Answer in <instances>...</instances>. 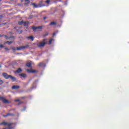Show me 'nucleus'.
I'll return each mask as SVG.
<instances>
[{
    "label": "nucleus",
    "mask_w": 129,
    "mask_h": 129,
    "mask_svg": "<svg viewBox=\"0 0 129 129\" xmlns=\"http://www.w3.org/2000/svg\"><path fill=\"white\" fill-rule=\"evenodd\" d=\"M20 104L22 103V102H20Z\"/></svg>",
    "instance_id": "41"
},
{
    "label": "nucleus",
    "mask_w": 129,
    "mask_h": 129,
    "mask_svg": "<svg viewBox=\"0 0 129 129\" xmlns=\"http://www.w3.org/2000/svg\"><path fill=\"white\" fill-rule=\"evenodd\" d=\"M55 35H56V33H53V37H55Z\"/></svg>",
    "instance_id": "32"
},
{
    "label": "nucleus",
    "mask_w": 129,
    "mask_h": 129,
    "mask_svg": "<svg viewBox=\"0 0 129 129\" xmlns=\"http://www.w3.org/2000/svg\"><path fill=\"white\" fill-rule=\"evenodd\" d=\"M19 76H20V77H22L23 78H26V77H27V75H26V74H19Z\"/></svg>",
    "instance_id": "12"
},
{
    "label": "nucleus",
    "mask_w": 129,
    "mask_h": 129,
    "mask_svg": "<svg viewBox=\"0 0 129 129\" xmlns=\"http://www.w3.org/2000/svg\"><path fill=\"white\" fill-rule=\"evenodd\" d=\"M5 38L6 39H7V40H8V39H12V41H7L6 42H5L4 44H8V45H11V44H13V42H14V40H15V36H12L10 37H8L7 35H5Z\"/></svg>",
    "instance_id": "1"
},
{
    "label": "nucleus",
    "mask_w": 129,
    "mask_h": 129,
    "mask_svg": "<svg viewBox=\"0 0 129 129\" xmlns=\"http://www.w3.org/2000/svg\"><path fill=\"white\" fill-rule=\"evenodd\" d=\"M31 18H33L32 15H31V16H30V19H31Z\"/></svg>",
    "instance_id": "35"
},
{
    "label": "nucleus",
    "mask_w": 129,
    "mask_h": 129,
    "mask_svg": "<svg viewBox=\"0 0 129 129\" xmlns=\"http://www.w3.org/2000/svg\"><path fill=\"white\" fill-rule=\"evenodd\" d=\"M12 110H15V109L10 110V111H11Z\"/></svg>",
    "instance_id": "38"
},
{
    "label": "nucleus",
    "mask_w": 129,
    "mask_h": 129,
    "mask_svg": "<svg viewBox=\"0 0 129 129\" xmlns=\"http://www.w3.org/2000/svg\"><path fill=\"white\" fill-rule=\"evenodd\" d=\"M7 129H12L13 128V127H6Z\"/></svg>",
    "instance_id": "31"
},
{
    "label": "nucleus",
    "mask_w": 129,
    "mask_h": 129,
    "mask_svg": "<svg viewBox=\"0 0 129 129\" xmlns=\"http://www.w3.org/2000/svg\"><path fill=\"white\" fill-rule=\"evenodd\" d=\"M16 31H17V33H18V34H22V33H23L22 30H19L17 29Z\"/></svg>",
    "instance_id": "20"
},
{
    "label": "nucleus",
    "mask_w": 129,
    "mask_h": 129,
    "mask_svg": "<svg viewBox=\"0 0 129 129\" xmlns=\"http://www.w3.org/2000/svg\"><path fill=\"white\" fill-rule=\"evenodd\" d=\"M19 88H20V86L18 85H14L12 87V89H19Z\"/></svg>",
    "instance_id": "10"
},
{
    "label": "nucleus",
    "mask_w": 129,
    "mask_h": 129,
    "mask_svg": "<svg viewBox=\"0 0 129 129\" xmlns=\"http://www.w3.org/2000/svg\"><path fill=\"white\" fill-rule=\"evenodd\" d=\"M23 24H24V21L23 20H22V21H19L18 22V25H23Z\"/></svg>",
    "instance_id": "21"
},
{
    "label": "nucleus",
    "mask_w": 129,
    "mask_h": 129,
    "mask_svg": "<svg viewBox=\"0 0 129 129\" xmlns=\"http://www.w3.org/2000/svg\"><path fill=\"white\" fill-rule=\"evenodd\" d=\"M22 69L21 68H18V70L17 71H16V73H20V72H22Z\"/></svg>",
    "instance_id": "19"
},
{
    "label": "nucleus",
    "mask_w": 129,
    "mask_h": 129,
    "mask_svg": "<svg viewBox=\"0 0 129 129\" xmlns=\"http://www.w3.org/2000/svg\"><path fill=\"white\" fill-rule=\"evenodd\" d=\"M0 99L3 101V103H10L9 100L6 99L5 98L0 96Z\"/></svg>",
    "instance_id": "6"
},
{
    "label": "nucleus",
    "mask_w": 129,
    "mask_h": 129,
    "mask_svg": "<svg viewBox=\"0 0 129 129\" xmlns=\"http://www.w3.org/2000/svg\"><path fill=\"white\" fill-rule=\"evenodd\" d=\"M4 47L5 46L3 44H0V48H4Z\"/></svg>",
    "instance_id": "27"
},
{
    "label": "nucleus",
    "mask_w": 129,
    "mask_h": 129,
    "mask_svg": "<svg viewBox=\"0 0 129 129\" xmlns=\"http://www.w3.org/2000/svg\"><path fill=\"white\" fill-rule=\"evenodd\" d=\"M39 67H45L46 66V64L44 63V62H40L38 64Z\"/></svg>",
    "instance_id": "8"
},
{
    "label": "nucleus",
    "mask_w": 129,
    "mask_h": 129,
    "mask_svg": "<svg viewBox=\"0 0 129 129\" xmlns=\"http://www.w3.org/2000/svg\"><path fill=\"white\" fill-rule=\"evenodd\" d=\"M9 115H11V116H15V114L11 113H8L6 115H4V117H7V116H9Z\"/></svg>",
    "instance_id": "9"
},
{
    "label": "nucleus",
    "mask_w": 129,
    "mask_h": 129,
    "mask_svg": "<svg viewBox=\"0 0 129 129\" xmlns=\"http://www.w3.org/2000/svg\"><path fill=\"white\" fill-rule=\"evenodd\" d=\"M30 47V45H26L25 46H21L18 47H17L16 49L18 51H21V50H25V49H28Z\"/></svg>",
    "instance_id": "3"
},
{
    "label": "nucleus",
    "mask_w": 129,
    "mask_h": 129,
    "mask_svg": "<svg viewBox=\"0 0 129 129\" xmlns=\"http://www.w3.org/2000/svg\"><path fill=\"white\" fill-rule=\"evenodd\" d=\"M28 25H30V22H24L23 21V26L26 27V26H28Z\"/></svg>",
    "instance_id": "15"
},
{
    "label": "nucleus",
    "mask_w": 129,
    "mask_h": 129,
    "mask_svg": "<svg viewBox=\"0 0 129 129\" xmlns=\"http://www.w3.org/2000/svg\"><path fill=\"white\" fill-rule=\"evenodd\" d=\"M14 29H17V27H14Z\"/></svg>",
    "instance_id": "40"
},
{
    "label": "nucleus",
    "mask_w": 129,
    "mask_h": 129,
    "mask_svg": "<svg viewBox=\"0 0 129 129\" xmlns=\"http://www.w3.org/2000/svg\"><path fill=\"white\" fill-rule=\"evenodd\" d=\"M25 2H27V3H25L24 5H28L29 4H30V0H25Z\"/></svg>",
    "instance_id": "23"
},
{
    "label": "nucleus",
    "mask_w": 129,
    "mask_h": 129,
    "mask_svg": "<svg viewBox=\"0 0 129 129\" xmlns=\"http://www.w3.org/2000/svg\"><path fill=\"white\" fill-rule=\"evenodd\" d=\"M52 42H53V38H51L49 41V44L51 45L52 44Z\"/></svg>",
    "instance_id": "22"
},
{
    "label": "nucleus",
    "mask_w": 129,
    "mask_h": 129,
    "mask_svg": "<svg viewBox=\"0 0 129 129\" xmlns=\"http://www.w3.org/2000/svg\"><path fill=\"white\" fill-rule=\"evenodd\" d=\"M45 3H46L48 5H49V4H50V0H46V1H45Z\"/></svg>",
    "instance_id": "24"
},
{
    "label": "nucleus",
    "mask_w": 129,
    "mask_h": 129,
    "mask_svg": "<svg viewBox=\"0 0 129 129\" xmlns=\"http://www.w3.org/2000/svg\"><path fill=\"white\" fill-rule=\"evenodd\" d=\"M32 29L34 32H38L39 30H42V26L35 27L32 26Z\"/></svg>",
    "instance_id": "4"
},
{
    "label": "nucleus",
    "mask_w": 129,
    "mask_h": 129,
    "mask_svg": "<svg viewBox=\"0 0 129 129\" xmlns=\"http://www.w3.org/2000/svg\"><path fill=\"white\" fill-rule=\"evenodd\" d=\"M27 67L31 68L32 67V63L31 62H27L26 63Z\"/></svg>",
    "instance_id": "18"
},
{
    "label": "nucleus",
    "mask_w": 129,
    "mask_h": 129,
    "mask_svg": "<svg viewBox=\"0 0 129 129\" xmlns=\"http://www.w3.org/2000/svg\"><path fill=\"white\" fill-rule=\"evenodd\" d=\"M9 78H11V79L12 80L13 82L16 81V80H17V79L15 77L12 76V75H10V77H9Z\"/></svg>",
    "instance_id": "13"
},
{
    "label": "nucleus",
    "mask_w": 129,
    "mask_h": 129,
    "mask_svg": "<svg viewBox=\"0 0 129 129\" xmlns=\"http://www.w3.org/2000/svg\"><path fill=\"white\" fill-rule=\"evenodd\" d=\"M2 75L5 79H9V78H10V77L11 76V75H8V74L6 73H3L2 74Z\"/></svg>",
    "instance_id": "7"
},
{
    "label": "nucleus",
    "mask_w": 129,
    "mask_h": 129,
    "mask_svg": "<svg viewBox=\"0 0 129 129\" xmlns=\"http://www.w3.org/2000/svg\"><path fill=\"white\" fill-rule=\"evenodd\" d=\"M32 5V6H34V8H41V7H42V6H40V5H36V4H35V3H33Z\"/></svg>",
    "instance_id": "16"
},
{
    "label": "nucleus",
    "mask_w": 129,
    "mask_h": 129,
    "mask_svg": "<svg viewBox=\"0 0 129 129\" xmlns=\"http://www.w3.org/2000/svg\"><path fill=\"white\" fill-rule=\"evenodd\" d=\"M9 34H11V35H13L11 32H9Z\"/></svg>",
    "instance_id": "37"
},
{
    "label": "nucleus",
    "mask_w": 129,
    "mask_h": 129,
    "mask_svg": "<svg viewBox=\"0 0 129 129\" xmlns=\"http://www.w3.org/2000/svg\"><path fill=\"white\" fill-rule=\"evenodd\" d=\"M27 71L28 73H35L36 72V70H31L29 69H27Z\"/></svg>",
    "instance_id": "11"
},
{
    "label": "nucleus",
    "mask_w": 129,
    "mask_h": 129,
    "mask_svg": "<svg viewBox=\"0 0 129 129\" xmlns=\"http://www.w3.org/2000/svg\"><path fill=\"white\" fill-rule=\"evenodd\" d=\"M0 68H2V65L0 64Z\"/></svg>",
    "instance_id": "39"
},
{
    "label": "nucleus",
    "mask_w": 129,
    "mask_h": 129,
    "mask_svg": "<svg viewBox=\"0 0 129 129\" xmlns=\"http://www.w3.org/2000/svg\"><path fill=\"white\" fill-rule=\"evenodd\" d=\"M1 37H4V35H0V38H1Z\"/></svg>",
    "instance_id": "36"
},
{
    "label": "nucleus",
    "mask_w": 129,
    "mask_h": 129,
    "mask_svg": "<svg viewBox=\"0 0 129 129\" xmlns=\"http://www.w3.org/2000/svg\"><path fill=\"white\" fill-rule=\"evenodd\" d=\"M12 50H13V51H16V48H15V47H12Z\"/></svg>",
    "instance_id": "30"
},
{
    "label": "nucleus",
    "mask_w": 129,
    "mask_h": 129,
    "mask_svg": "<svg viewBox=\"0 0 129 129\" xmlns=\"http://www.w3.org/2000/svg\"><path fill=\"white\" fill-rule=\"evenodd\" d=\"M47 19V17H44V18H43V20H46Z\"/></svg>",
    "instance_id": "33"
},
{
    "label": "nucleus",
    "mask_w": 129,
    "mask_h": 129,
    "mask_svg": "<svg viewBox=\"0 0 129 129\" xmlns=\"http://www.w3.org/2000/svg\"><path fill=\"white\" fill-rule=\"evenodd\" d=\"M49 34L48 32H47L45 34L43 35V37H46Z\"/></svg>",
    "instance_id": "25"
},
{
    "label": "nucleus",
    "mask_w": 129,
    "mask_h": 129,
    "mask_svg": "<svg viewBox=\"0 0 129 129\" xmlns=\"http://www.w3.org/2000/svg\"><path fill=\"white\" fill-rule=\"evenodd\" d=\"M2 19H3V15H1L0 16V22H1V20H2Z\"/></svg>",
    "instance_id": "29"
},
{
    "label": "nucleus",
    "mask_w": 129,
    "mask_h": 129,
    "mask_svg": "<svg viewBox=\"0 0 129 129\" xmlns=\"http://www.w3.org/2000/svg\"><path fill=\"white\" fill-rule=\"evenodd\" d=\"M5 50H7V51H9V50H10V49L8 48H5Z\"/></svg>",
    "instance_id": "34"
},
{
    "label": "nucleus",
    "mask_w": 129,
    "mask_h": 129,
    "mask_svg": "<svg viewBox=\"0 0 129 129\" xmlns=\"http://www.w3.org/2000/svg\"><path fill=\"white\" fill-rule=\"evenodd\" d=\"M26 38L28 40H31V41H34V37H33L32 36H28L26 37Z\"/></svg>",
    "instance_id": "14"
},
{
    "label": "nucleus",
    "mask_w": 129,
    "mask_h": 129,
    "mask_svg": "<svg viewBox=\"0 0 129 129\" xmlns=\"http://www.w3.org/2000/svg\"><path fill=\"white\" fill-rule=\"evenodd\" d=\"M3 83H4V82L3 81V80H0V85H3Z\"/></svg>",
    "instance_id": "26"
},
{
    "label": "nucleus",
    "mask_w": 129,
    "mask_h": 129,
    "mask_svg": "<svg viewBox=\"0 0 129 129\" xmlns=\"http://www.w3.org/2000/svg\"><path fill=\"white\" fill-rule=\"evenodd\" d=\"M46 39H43V42H40L38 44H37V46L39 48H41L42 47H44L45 45H46V44H47V43L45 42L46 41Z\"/></svg>",
    "instance_id": "2"
},
{
    "label": "nucleus",
    "mask_w": 129,
    "mask_h": 129,
    "mask_svg": "<svg viewBox=\"0 0 129 129\" xmlns=\"http://www.w3.org/2000/svg\"><path fill=\"white\" fill-rule=\"evenodd\" d=\"M14 101H15V102H18V101H20V99H15V100H14Z\"/></svg>",
    "instance_id": "28"
},
{
    "label": "nucleus",
    "mask_w": 129,
    "mask_h": 129,
    "mask_svg": "<svg viewBox=\"0 0 129 129\" xmlns=\"http://www.w3.org/2000/svg\"><path fill=\"white\" fill-rule=\"evenodd\" d=\"M57 25V23L55 22H51L50 24H49V26H55V25Z\"/></svg>",
    "instance_id": "17"
},
{
    "label": "nucleus",
    "mask_w": 129,
    "mask_h": 129,
    "mask_svg": "<svg viewBox=\"0 0 129 129\" xmlns=\"http://www.w3.org/2000/svg\"><path fill=\"white\" fill-rule=\"evenodd\" d=\"M13 123H8L6 121H3V122L0 123V125H4L6 126V125H8V126H11Z\"/></svg>",
    "instance_id": "5"
}]
</instances>
